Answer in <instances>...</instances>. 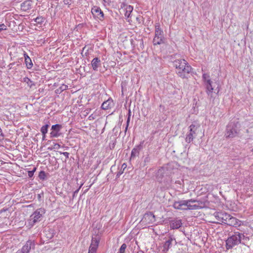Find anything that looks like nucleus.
I'll return each mask as SVG.
<instances>
[{"label": "nucleus", "instance_id": "34", "mask_svg": "<svg viewBox=\"0 0 253 253\" xmlns=\"http://www.w3.org/2000/svg\"><path fill=\"white\" fill-rule=\"evenodd\" d=\"M175 183L176 184H178L179 186L176 185V186L178 187L177 188H179L180 189H176V191H178L179 192H182L183 191V188H182L183 186H182L180 183H177L176 182H175Z\"/></svg>", "mask_w": 253, "mask_h": 253}, {"label": "nucleus", "instance_id": "2", "mask_svg": "<svg viewBox=\"0 0 253 253\" xmlns=\"http://www.w3.org/2000/svg\"><path fill=\"white\" fill-rule=\"evenodd\" d=\"M175 72L180 78H188L192 68L189 66L186 61L183 59L177 58L175 57Z\"/></svg>", "mask_w": 253, "mask_h": 253}, {"label": "nucleus", "instance_id": "43", "mask_svg": "<svg viewBox=\"0 0 253 253\" xmlns=\"http://www.w3.org/2000/svg\"><path fill=\"white\" fill-rule=\"evenodd\" d=\"M85 48V47H84L83 50H84Z\"/></svg>", "mask_w": 253, "mask_h": 253}, {"label": "nucleus", "instance_id": "30", "mask_svg": "<svg viewBox=\"0 0 253 253\" xmlns=\"http://www.w3.org/2000/svg\"><path fill=\"white\" fill-rule=\"evenodd\" d=\"M46 177V174L45 171H41L39 174V177L41 180H44Z\"/></svg>", "mask_w": 253, "mask_h": 253}, {"label": "nucleus", "instance_id": "14", "mask_svg": "<svg viewBox=\"0 0 253 253\" xmlns=\"http://www.w3.org/2000/svg\"><path fill=\"white\" fill-rule=\"evenodd\" d=\"M236 253H250V248L249 246L243 244L236 249Z\"/></svg>", "mask_w": 253, "mask_h": 253}, {"label": "nucleus", "instance_id": "27", "mask_svg": "<svg viewBox=\"0 0 253 253\" xmlns=\"http://www.w3.org/2000/svg\"><path fill=\"white\" fill-rule=\"evenodd\" d=\"M48 126L47 125H46L45 126H42L41 127V131L42 133V135H43V137H45V134L47 132V128Z\"/></svg>", "mask_w": 253, "mask_h": 253}, {"label": "nucleus", "instance_id": "38", "mask_svg": "<svg viewBox=\"0 0 253 253\" xmlns=\"http://www.w3.org/2000/svg\"><path fill=\"white\" fill-rule=\"evenodd\" d=\"M34 171H28V176L30 177H31L33 176L34 175Z\"/></svg>", "mask_w": 253, "mask_h": 253}, {"label": "nucleus", "instance_id": "44", "mask_svg": "<svg viewBox=\"0 0 253 253\" xmlns=\"http://www.w3.org/2000/svg\"><path fill=\"white\" fill-rule=\"evenodd\" d=\"M2 31V30H1V29L0 28V32Z\"/></svg>", "mask_w": 253, "mask_h": 253}, {"label": "nucleus", "instance_id": "9", "mask_svg": "<svg viewBox=\"0 0 253 253\" xmlns=\"http://www.w3.org/2000/svg\"><path fill=\"white\" fill-rule=\"evenodd\" d=\"M100 239L98 237H93L89 247L88 253H96Z\"/></svg>", "mask_w": 253, "mask_h": 253}, {"label": "nucleus", "instance_id": "41", "mask_svg": "<svg viewBox=\"0 0 253 253\" xmlns=\"http://www.w3.org/2000/svg\"><path fill=\"white\" fill-rule=\"evenodd\" d=\"M36 170V168H35L32 171H34V173Z\"/></svg>", "mask_w": 253, "mask_h": 253}, {"label": "nucleus", "instance_id": "25", "mask_svg": "<svg viewBox=\"0 0 253 253\" xmlns=\"http://www.w3.org/2000/svg\"><path fill=\"white\" fill-rule=\"evenodd\" d=\"M68 88V85L65 84H62L56 90V93H61L63 91L66 90Z\"/></svg>", "mask_w": 253, "mask_h": 253}, {"label": "nucleus", "instance_id": "6", "mask_svg": "<svg viewBox=\"0 0 253 253\" xmlns=\"http://www.w3.org/2000/svg\"><path fill=\"white\" fill-rule=\"evenodd\" d=\"M45 211L43 209L40 208L37 209L30 216V221H32L33 224L40 221L42 215L44 214Z\"/></svg>", "mask_w": 253, "mask_h": 253}, {"label": "nucleus", "instance_id": "42", "mask_svg": "<svg viewBox=\"0 0 253 253\" xmlns=\"http://www.w3.org/2000/svg\"><path fill=\"white\" fill-rule=\"evenodd\" d=\"M246 132L247 133H249V130L248 129H246Z\"/></svg>", "mask_w": 253, "mask_h": 253}, {"label": "nucleus", "instance_id": "8", "mask_svg": "<svg viewBox=\"0 0 253 253\" xmlns=\"http://www.w3.org/2000/svg\"><path fill=\"white\" fill-rule=\"evenodd\" d=\"M91 13L95 19H97L100 21L103 20L104 13L100 7L94 6L91 9Z\"/></svg>", "mask_w": 253, "mask_h": 253}, {"label": "nucleus", "instance_id": "18", "mask_svg": "<svg viewBox=\"0 0 253 253\" xmlns=\"http://www.w3.org/2000/svg\"><path fill=\"white\" fill-rule=\"evenodd\" d=\"M100 62V59L97 58H94L92 59L91 61V65L92 67V68L94 70H97L98 67H99V64Z\"/></svg>", "mask_w": 253, "mask_h": 253}, {"label": "nucleus", "instance_id": "1", "mask_svg": "<svg viewBox=\"0 0 253 253\" xmlns=\"http://www.w3.org/2000/svg\"><path fill=\"white\" fill-rule=\"evenodd\" d=\"M213 216L216 219V221H213L215 223L221 222L234 227L239 226L241 225L239 220L225 212H215Z\"/></svg>", "mask_w": 253, "mask_h": 253}, {"label": "nucleus", "instance_id": "4", "mask_svg": "<svg viewBox=\"0 0 253 253\" xmlns=\"http://www.w3.org/2000/svg\"><path fill=\"white\" fill-rule=\"evenodd\" d=\"M245 238V235L238 231L234 232L226 240V248L227 250L231 249L236 245L241 243V241Z\"/></svg>", "mask_w": 253, "mask_h": 253}, {"label": "nucleus", "instance_id": "24", "mask_svg": "<svg viewBox=\"0 0 253 253\" xmlns=\"http://www.w3.org/2000/svg\"><path fill=\"white\" fill-rule=\"evenodd\" d=\"M206 88V92L208 94V95H210L211 93L213 91V88L212 86V83H210L209 84H207L205 85Z\"/></svg>", "mask_w": 253, "mask_h": 253}, {"label": "nucleus", "instance_id": "28", "mask_svg": "<svg viewBox=\"0 0 253 253\" xmlns=\"http://www.w3.org/2000/svg\"><path fill=\"white\" fill-rule=\"evenodd\" d=\"M61 148V145L58 143H54L53 145L48 148V150H52L53 149H59Z\"/></svg>", "mask_w": 253, "mask_h": 253}, {"label": "nucleus", "instance_id": "22", "mask_svg": "<svg viewBox=\"0 0 253 253\" xmlns=\"http://www.w3.org/2000/svg\"><path fill=\"white\" fill-rule=\"evenodd\" d=\"M24 82L26 83L27 84V85L31 88H33L35 86V84L34 83L31 81L29 78H24Z\"/></svg>", "mask_w": 253, "mask_h": 253}, {"label": "nucleus", "instance_id": "37", "mask_svg": "<svg viewBox=\"0 0 253 253\" xmlns=\"http://www.w3.org/2000/svg\"><path fill=\"white\" fill-rule=\"evenodd\" d=\"M60 153L61 154H63L64 156H65L66 158H68L69 157V153L67 152H60Z\"/></svg>", "mask_w": 253, "mask_h": 253}, {"label": "nucleus", "instance_id": "7", "mask_svg": "<svg viewBox=\"0 0 253 253\" xmlns=\"http://www.w3.org/2000/svg\"><path fill=\"white\" fill-rule=\"evenodd\" d=\"M155 36L153 39L154 45L160 44L163 42V31L160 29L159 26H155Z\"/></svg>", "mask_w": 253, "mask_h": 253}, {"label": "nucleus", "instance_id": "29", "mask_svg": "<svg viewBox=\"0 0 253 253\" xmlns=\"http://www.w3.org/2000/svg\"><path fill=\"white\" fill-rule=\"evenodd\" d=\"M44 21V18L42 16L37 17L35 19V21L39 24H42Z\"/></svg>", "mask_w": 253, "mask_h": 253}, {"label": "nucleus", "instance_id": "10", "mask_svg": "<svg viewBox=\"0 0 253 253\" xmlns=\"http://www.w3.org/2000/svg\"><path fill=\"white\" fill-rule=\"evenodd\" d=\"M189 128L190 129L189 131L187 134L185 138L186 142L188 143H190L195 137L196 131L197 128L194 125H190Z\"/></svg>", "mask_w": 253, "mask_h": 253}, {"label": "nucleus", "instance_id": "11", "mask_svg": "<svg viewBox=\"0 0 253 253\" xmlns=\"http://www.w3.org/2000/svg\"><path fill=\"white\" fill-rule=\"evenodd\" d=\"M62 128V126L60 124L52 125L51 128L50 135L51 137H58L60 135V131Z\"/></svg>", "mask_w": 253, "mask_h": 253}, {"label": "nucleus", "instance_id": "39", "mask_svg": "<svg viewBox=\"0 0 253 253\" xmlns=\"http://www.w3.org/2000/svg\"><path fill=\"white\" fill-rule=\"evenodd\" d=\"M129 121H130V116H129L128 118H127V126H126V129H127V126H128V124H129Z\"/></svg>", "mask_w": 253, "mask_h": 253}, {"label": "nucleus", "instance_id": "19", "mask_svg": "<svg viewBox=\"0 0 253 253\" xmlns=\"http://www.w3.org/2000/svg\"><path fill=\"white\" fill-rule=\"evenodd\" d=\"M202 78L205 85L210 83H212V82L210 79L209 75L207 73H204L203 74Z\"/></svg>", "mask_w": 253, "mask_h": 253}, {"label": "nucleus", "instance_id": "15", "mask_svg": "<svg viewBox=\"0 0 253 253\" xmlns=\"http://www.w3.org/2000/svg\"><path fill=\"white\" fill-rule=\"evenodd\" d=\"M24 59H25V62L26 67L28 69H31L33 65L32 61L31 58H30V57L28 56V55L25 52H24Z\"/></svg>", "mask_w": 253, "mask_h": 253}, {"label": "nucleus", "instance_id": "17", "mask_svg": "<svg viewBox=\"0 0 253 253\" xmlns=\"http://www.w3.org/2000/svg\"><path fill=\"white\" fill-rule=\"evenodd\" d=\"M113 105V100L112 99H108L106 101H104L101 107L104 110H108L111 108Z\"/></svg>", "mask_w": 253, "mask_h": 253}, {"label": "nucleus", "instance_id": "32", "mask_svg": "<svg viewBox=\"0 0 253 253\" xmlns=\"http://www.w3.org/2000/svg\"><path fill=\"white\" fill-rule=\"evenodd\" d=\"M99 116V114L97 113L96 112H95L94 113L91 114L89 117L88 119L90 120H93L96 119V118Z\"/></svg>", "mask_w": 253, "mask_h": 253}, {"label": "nucleus", "instance_id": "31", "mask_svg": "<svg viewBox=\"0 0 253 253\" xmlns=\"http://www.w3.org/2000/svg\"><path fill=\"white\" fill-rule=\"evenodd\" d=\"M182 223L180 220H175V229H178L181 227Z\"/></svg>", "mask_w": 253, "mask_h": 253}, {"label": "nucleus", "instance_id": "33", "mask_svg": "<svg viewBox=\"0 0 253 253\" xmlns=\"http://www.w3.org/2000/svg\"><path fill=\"white\" fill-rule=\"evenodd\" d=\"M126 248V245L125 244H123L121 246L118 253H125Z\"/></svg>", "mask_w": 253, "mask_h": 253}, {"label": "nucleus", "instance_id": "20", "mask_svg": "<svg viewBox=\"0 0 253 253\" xmlns=\"http://www.w3.org/2000/svg\"><path fill=\"white\" fill-rule=\"evenodd\" d=\"M133 7L131 5H126L125 7V16L126 18H129L133 10Z\"/></svg>", "mask_w": 253, "mask_h": 253}, {"label": "nucleus", "instance_id": "35", "mask_svg": "<svg viewBox=\"0 0 253 253\" xmlns=\"http://www.w3.org/2000/svg\"><path fill=\"white\" fill-rule=\"evenodd\" d=\"M64 4L70 5L72 3V0H63Z\"/></svg>", "mask_w": 253, "mask_h": 253}, {"label": "nucleus", "instance_id": "12", "mask_svg": "<svg viewBox=\"0 0 253 253\" xmlns=\"http://www.w3.org/2000/svg\"><path fill=\"white\" fill-rule=\"evenodd\" d=\"M33 245L32 241L29 240L26 242V244L23 246L20 250L18 252L19 253H29L32 246Z\"/></svg>", "mask_w": 253, "mask_h": 253}, {"label": "nucleus", "instance_id": "3", "mask_svg": "<svg viewBox=\"0 0 253 253\" xmlns=\"http://www.w3.org/2000/svg\"><path fill=\"white\" fill-rule=\"evenodd\" d=\"M241 125L238 122H230L226 126L225 135L226 138L242 137L244 134L241 132Z\"/></svg>", "mask_w": 253, "mask_h": 253}, {"label": "nucleus", "instance_id": "40", "mask_svg": "<svg viewBox=\"0 0 253 253\" xmlns=\"http://www.w3.org/2000/svg\"><path fill=\"white\" fill-rule=\"evenodd\" d=\"M83 185V184H81V185L80 186L79 188L77 190H76V191L75 192V193H77V192H78V191H79L80 189L81 188V187L82 186V185Z\"/></svg>", "mask_w": 253, "mask_h": 253}, {"label": "nucleus", "instance_id": "5", "mask_svg": "<svg viewBox=\"0 0 253 253\" xmlns=\"http://www.w3.org/2000/svg\"><path fill=\"white\" fill-rule=\"evenodd\" d=\"M198 203V201L194 200H189L180 202H175V209L179 210H196L198 209L200 206L198 205H191V203Z\"/></svg>", "mask_w": 253, "mask_h": 253}, {"label": "nucleus", "instance_id": "16", "mask_svg": "<svg viewBox=\"0 0 253 253\" xmlns=\"http://www.w3.org/2000/svg\"><path fill=\"white\" fill-rule=\"evenodd\" d=\"M144 218L146 220H149L148 223H152L156 220L155 215L151 212L146 213Z\"/></svg>", "mask_w": 253, "mask_h": 253}, {"label": "nucleus", "instance_id": "13", "mask_svg": "<svg viewBox=\"0 0 253 253\" xmlns=\"http://www.w3.org/2000/svg\"><path fill=\"white\" fill-rule=\"evenodd\" d=\"M32 2L31 0H26L21 5V9L22 11H28L32 8Z\"/></svg>", "mask_w": 253, "mask_h": 253}, {"label": "nucleus", "instance_id": "36", "mask_svg": "<svg viewBox=\"0 0 253 253\" xmlns=\"http://www.w3.org/2000/svg\"><path fill=\"white\" fill-rule=\"evenodd\" d=\"M0 28L1 29V30H2V31L6 30V26L4 24H0Z\"/></svg>", "mask_w": 253, "mask_h": 253}, {"label": "nucleus", "instance_id": "21", "mask_svg": "<svg viewBox=\"0 0 253 253\" xmlns=\"http://www.w3.org/2000/svg\"><path fill=\"white\" fill-rule=\"evenodd\" d=\"M140 150V146H137L135 147V148H134L131 151V158H134L136 156H138Z\"/></svg>", "mask_w": 253, "mask_h": 253}, {"label": "nucleus", "instance_id": "26", "mask_svg": "<svg viewBox=\"0 0 253 253\" xmlns=\"http://www.w3.org/2000/svg\"><path fill=\"white\" fill-rule=\"evenodd\" d=\"M172 240H169L166 241L164 245V251H168L169 246L171 245Z\"/></svg>", "mask_w": 253, "mask_h": 253}, {"label": "nucleus", "instance_id": "23", "mask_svg": "<svg viewBox=\"0 0 253 253\" xmlns=\"http://www.w3.org/2000/svg\"><path fill=\"white\" fill-rule=\"evenodd\" d=\"M178 247V251L177 252V253H187V248L185 245H177Z\"/></svg>", "mask_w": 253, "mask_h": 253}]
</instances>
